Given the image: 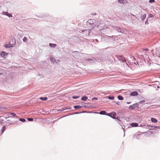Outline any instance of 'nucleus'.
Instances as JSON below:
<instances>
[{
  "instance_id": "f257e3e1",
  "label": "nucleus",
  "mask_w": 160,
  "mask_h": 160,
  "mask_svg": "<svg viewBox=\"0 0 160 160\" xmlns=\"http://www.w3.org/2000/svg\"><path fill=\"white\" fill-rule=\"evenodd\" d=\"M83 27L87 28L85 30H82V32H88V35H90V33L92 30L96 26V20L92 19H89L85 22H83Z\"/></svg>"
},
{
  "instance_id": "f03ea898",
  "label": "nucleus",
  "mask_w": 160,
  "mask_h": 160,
  "mask_svg": "<svg viewBox=\"0 0 160 160\" xmlns=\"http://www.w3.org/2000/svg\"><path fill=\"white\" fill-rule=\"evenodd\" d=\"M107 116H109L114 119H117L116 117V113L115 112H112L107 114Z\"/></svg>"
},
{
  "instance_id": "7ed1b4c3",
  "label": "nucleus",
  "mask_w": 160,
  "mask_h": 160,
  "mask_svg": "<svg viewBox=\"0 0 160 160\" xmlns=\"http://www.w3.org/2000/svg\"><path fill=\"white\" fill-rule=\"evenodd\" d=\"M8 55V53L4 51H2L0 52V56L4 58H6L7 57Z\"/></svg>"
},
{
  "instance_id": "20e7f679",
  "label": "nucleus",
  "mask_w": 160,
  "mask_h": 160,
  "mask_svg": "<svg viewBox=\"0 0 160 160\" xmlns=\"http://www.w3.org/2000/svg\"><path fill=\"white\" fill-rule=\"evenodd\" d=\"M82 103H83L84 104H85V105L84 106H83V107L85 108H92V103H86L83 102H82Z\"/></svg>"
},
{
  "instance_id": "39448f33",
  "label": "nucleus",
  "mask_w": 160,
  "mask_h": 160,
  "mask_svg": "<svg viewBox=\"0 0 160 160\" xmlns=\"http://www.w3.org/2000/svg\"><path fill=\"white\" fill-rule=\"evenodd\" d=\"M93 113H96V114H99L101 115H107V112L105 111L104 110H102L101 111L99 112H94Z\"/></svg>"
},
{
  "instance_id": "423d86ee",
  "label": "nucleus",
  "mask_w": 160,
  "mask_h": 160,
  "mask_svg": "<svg viewBox=\"0 0 160 160\" xmlns=\"http://www.w3.org/2000/svg\"><path fill=\"white\" fill-rule=\"evenodd\" d=\"M4 47L6 48H12L13 47V44H10L9 43V44H6L4 45Z\"/></svg>"
},
{
  "instance_id": "0eeeda50",
  "label": "nucleus",
  "mask_w": 160,
  "mask_h": 160,
  "mask_svg": "<svg viewBox=\"0 0 160 160\" xmlns=\"http://www.w3.org/2000/svg\"><path fill=\"white\" fill-rule=\"evenodd\" d=\"M138 92L137 91H134L130 93V95L132 96H136L138 95Z\"/></svg>"
},
{
  "instance_id": "6e6552de",
  "label": "nucleus",
  "mask_w": 160,
  "mask_h": 160,
  "mask_svg": "<svg viewBox=\"0 0 160 160\" xmlns=\"http://www.w3.org/2000/svg\"><path fill=\"white\" fill-rule=\"evenodd\" d=\"M8 114H10L12 115V117H13V118H18V116H17L16 114L14 112H8Z\"/></svg>"
},
{
  "instance_id": "1a4fd4ad",
  "label": "nucleus",
  "mask_w": 160,
  "mask_h": 160,
  "mask_svg": "<svg viewBox=\"0 0 160 160\" xmlns=\"http://www.w3.org/2000/svg\"><path fill=\"white\" fill-rule=\"evenodd\" d=\"M133 62H132V63H134L135 64L137 65V64H138L139 63L138 61L136 59V58H135L134 57H133Z\"/></svg>"
},
{
  "instance_id": "9d476101",
  "label": "nucleus",
  "mask_w": 160,
  "mask_h": 160,
  "mask_svg": "<svg viewBox=\"0 0 160 160\" xmlns=\"http://www.w3.org/2000/svg\"><path fill=\"white\" fill-rule=\"evenodd\" d=\"M130 125L132 127H138V124L136 122H132L130 124Z\"/></svg>"
},
{
  "instance_id": "9b49d317",
  "label": "nucleus",
  "mask_w": 160,
  "mask_h": 160,
  "mask_svg": "<svg viewBox=\"0 0 160 160\" xmlns=\"http://www.w3.org/2000/svg\"><path fill=\"white\" fill-rule=\"evenodd\" d=\"M118 2L121 4H126L128 2L126 0H118Z\"/></svg>"
},
{
  "instance_id": "f8f14e48",
  "label": "nucleus",
  "mask_w": 160,
  "mask_h": 160,
  "mask_svg": "<svg viewBox=\"0 0 160 160\" xmlns=\"http://www.w3.org/2000/svg\"><path fill=\"white\" fill-rule=\"evenodd\" d=\"M7 108L6 107L0 106V112H3L7 110Z\"/></svg>"
},
{
  "instance_id": "ddd939ff",
  "label": "nucleus",
  "mask_w": 160,
  "mask_h": 160,
  "mask_svg": "<svg viewBox=\"0 0 160 160\" xmlns=\"http://www.w3.org/2000/svg\"><path fill=\"white\" fill-rule=\"evenodd\" d=\"M83 107V105L80 106L79 105H75L73 106V108L75 109H78L79 108H82Z\"/></svg>"
},
{
  "instance_id": "4468645a",
  "label": "nucleus",
  "mask_w": 160,
  "mask_h": 160,
  "mask_svg": "<svg viewBox=\"0 0 160 160\" xmlns=\"http://www.w3.org/2000/svg\"><path fill=\"white\" fill-rule=\"evenodd\" d=\"M4 117L3 116H2L0 117V122L2 124H3L4 123V122H3V121H4Z\"/></svg>"
},
{
  "instance_id": "2eb2a0df",
  "label": "nucleus",
  "mask_w": 160,
  "mask_h": 160,
  "mask_svg": "<svg viewBox=\"0 0 160 160\" xmlns=\"http://www.w3.org/2000/svg\"><path fill=\"white\" fill-rule=\"evenodd\" d=\"M151 121L153 123H157V122L158 121V120L155 118H151Z\"/></svg>"
},
{
  "instance_id": "dca6fc26",
  "label": "nucleus",
  "mask_w": 160,
  "mask_h": 160,
  "mask_svg": "<svg viewBox=\"0 0 160 160\" xmlns=\"http://www.w3.org/2000/svg\"><path fill=\"white\" fill-rule=\"evenodd\" d=\"M88 98L87 96H82L81 98V100L83 101H87Z\"/></svg>"
},
{
  "instance_id": "f3484780",
  "label": "nucleus",
  "mask_w": 160,
  "mask_h": 160,
  "mask_svg": "<svg viewBox=\"0 0 160 160\" xmlns=\"http://www.w3.org/2000/svg\"><path fill=\"white\" fill-rule=\"evenodd\" d=\"M118 32H121L122 33H124L125 32V30L123 29H122L120 27L118 29Z\"/></svg>"
},
{
  "instance_id": "a211bd4d",
  "label": "nucleus",
  "mask_w": 160,
  "mask_h": 160,
  "mask_svg": "<svg viewBox=\"0 0 160 160\" xmlns=\"http://www.w3.org/2000/svg\"><path fill=\"white\" fill-rule=\"evenodd\" d=\"M5 15L8 16V17L10 18L12 17V14L11 13H9L8 12H4Z\"/></svg>"
},
{
  "instance_id": "6ab92c4d",
  "label": "nucleus",
  "mask_w": 160,
  "mask_h": 160,
  "mask_svg": "<svg viewBox=\"0 0 160 160\" xmlns=\"http://www.w3.org/2000/svg\"><path fill=\"white\" fill-rule=\"evenodd\" d=\"M49 46L50 47L54 48L57 46V44L55 43H50Z\"/></svg>"
},
{
  "instance_id": "aec40b11",
  "label": "nucleus",
  "mask_w": 160,
  "mask_h": 160,
  "mask_svg": "<svg viewBox=\"0 0 160 160\" xmlns=\"http://www.w3.org/2000/svg\"><path fill=\"white\" fill-rule=\"evenodd\" d=\"M39 99L42 101H45L48 99V98L47 97H41L39 98Z\"/></svg>"
},
{
  "instance_id": "412c9836",
  "label": "nucleus",
  "mask_w": 160,
  "mask_h": 160,
  "mask_svg": "<svg viewBox=\"0 0 160 160\" xmlns=\"http://www.w3.org/2000/svg\"><path fill=\"white\" fill-rule=\"evenodd\" d=\"M80 113H81V112H74V113H72V114H68V115L64 116H63L62 117H65L66 116H69V115H73V114H80Z\"/></svg>"
},
{
  "instance_id": "4be33fe9",
  "label": "nucleus",
  "mask_w": 160,
  "mask_h": 160,
  "mask_svg": "<svg viewBox=\"0 0 160 160\" xmlns=\"http://www.w3.org/2000/svg\"><path fill=\"white\" fill-rule=\"evenodd\" d=\"M134 106V104L129 106L128 107L129 109L131 110H133L135 108Z\"/></svg>"
},
{
  "instance_id": "5701e85b",
  "label": "nucleus",
  "mask_w": 160,
  "mask_h": 160,
  "mask_svg": "<svg viewBox=\"0 0 160 160\" xmlns=\"http://www.w3.org/2000/svg\"><path fill=\"white\" fill-rule=\"evenodd\" d=\"M6 129V126L5 125H4L2 127L1 130V132L2 133H3L4 132V131H5Z\"/></svg>"
},
{
  "instance_id": "b1692460",
  "label": "nucleus",
  "mask_w": 160,
  "mask_h": 160,
  "mask_svg": "<svg viewBox=\"0 0 160 160\" xmlns=\"http://www.w3.org/2000/svg\"><path fill=\"white\" fill-rule=\"evenodd\" d=\"M117 98L119 100H122L124 99L123 97L121 95H119L118 96Z\"/></svg>"
},
{
  "instance_id": "393cba45",
  "label": "nucleus",
  "mask_w": 160,
  "mask_h": 160,
  "mask_svg": "<svg viewBox=\"0 0 160 160\" xmlns=\"http://www.w3.org/2000/svg\"><path fill=\"white\" fill-rule=\"evenodd\" d=\"M118 58L119 59V60L121 61V62H126L125 60H122V57L121 56L119 55L118 57Z\"/></svg>"
},
{
  "instance_id": "a878e982",
  "label": "nucleus",
  "mask_w": 160,
  "mask_h": 160,
  "mask_svg": "<svg viewBox=\"0 0 160 160\" xmlns=\"http://www.w3.org/2000/svg\"><path fill=\"white\" fill-rule=\"evenodd\" d=\"M50 60L51 62H53L54 63V62H56V60L53 57H51L50 58Z\"/></svg>"
},
{
  "instance_id": "bb28decb",
  "label": "nucleus",
  "mask_w": 160,
  "mask_h": 160,
  "mask_svg": "<svg viewBox=\"0 0 160 160\" xmlns=\"http://www.w3.org/2000/svg\"><path fill=\"white\" fill-rule=\"evenodd\" d=\"M134 105H135L134 106L135 108L136 107V108L139 109L141 107H141H139V104L138 103V102L134 103Z\"/></svg>"
},
{
  "instance_id": "cd10ccee",
  "label": "nucleus",
  "mask_w": 160,
  "mask_h": 160,
  "mask_svg": "<svg viewBox=\"0 0 160 160\" xmlns=\"http://www.w3.org/2000/svg\"><path fill=\"white\" fill-rule=\"evenodd\" d=\"M146 14H144L141 17V19H142V21H144V19L146 18Z\"/></svg>"
},
{
  "instance_id": "c85d7f7f",
  "label": "nucleus",
  "mask_w": 160,
  "mask_h": 160,
  "mask_svg": "<svg viewBox=\"0 0 160 160\" xmlns=\"http://www.w3.org/2000/svg\"><path fill=\"white\" fill-rule=\"evenodd\" d=\"M108 99H110L111 100H113L114 98V96H109L107 97V98Z\"/></svg>"
},
{
  "instance_id": "c756f323",
  "label": "nucleus",
  "mask_w": 160,
  "mask_h": 160,
  "mask_svg": "<svg viewBox=\"0 0 160 160\" xmlns=\"http://www.w3.org/2000/svg\"><path fill=\"white\" fill-rule=\"evenodd\" d=\"M94 112H92L91 111H83L82 112H81V113H93Z\"/></svg>"
},
{
  "instance_id": "7c9ffc66",
  "label": "nucleus",
  "mask_w": 160,
  "mask_h": 160,
  "mask_svg": "<svg viewBox=\"0 0 160 160\" xmlns=\"http://www.w3.org/2000/svg\"><path fill=\"white\" fill-rule=\"evenodd\" d=\"M19 120L23 122H25L26 121L25 119L23 118H20L19 119Z\"/></svg>"
},
{
  "instance_id": "2f4dec72",
  "label": "nucleus",
  "mask_w": 160,
  "mask_h": 160,
  "mask_svg": "<svg viewBox=\"0 0 160 160\" xmlns=\"http://www.w3.org/2000/svg\"><path fill=\"white\" fill-rule=\"evenodd\" d=\"M150 126V125H146L145 124H144V127H143V128H145L148 129V128H149Z\"/></svg>"
},
{
  "instance_id": "473e14b6",
  "label": "nucleus",
  "mask_w": 160,
  "mask_h": 160,
  "mask_svg": "<svg viewBox=\"0 0 160 160\" xmlns=\"http://www.w3.org/2000/svg\"><path fill=\"white\" fill-rule=\"evenodd\" d=\"M79 97V96H73L72 98L73 99H76L78 98Z\"/></svg>"
},
{
  "instance_id": "72a5a7b5",
  "label": "nucleus",
  "mask_w": 160,
  "mask_h": 160,
  "mask_svg": "<svg viewBox=\"0 0 160 160\" xmlns=\"http://www.w3.org/2000/svg\"><path fill=\"white\" fill-rule=\"evenodd\" d=\"M86 61H93L94 59L93 58H86Z\"/></svg>"
},
{
  "instance_id": "f704fd0d",
  "label": "nucleus",
  "mask_w": 160,
  "mask_h": 160,
  "mask_svg": "<svg viewBox=\"0 0 160 160\" xmlns=\"http://www.w3.org/2000/svg\"><path fill=\"white\" fill-rule=\"evenodd\" d=\"M64 110H69L71 109V107L69 106H67L64 108Z\"/></svg>"
},
{
  "instance_id": "c9c22d12",
  "label": "nucleus",
  "mask_w": 160,
  "mask_h": 160,
  "mask_svg": "<svg viewBox=\"0 0 160 160\" xmlns=\"http://www.w3.org/2000/svg\"><path fill=\"white\" fill-rule=\"evenodd\" d=\"M145 102V100H143L140 101L138 102V103L139 104H143Z\"/></svg>"
},
{
  "instance_id": "e433bc0d",
  "label": "nucleus",
  "mask_w": 160,
  "mask_h": 160,
  "mask_svg": "<svg viewBox=\"0 0 160 160\" xmlns=\"http://www.w3.org/2000/svg\"><path fill=\"white\" fill-rule=\"evenodd\" d=\"M28 121L30 122L32 121L33 120V119L32 118H27Z\"/></svg>"
},
{
  "instance_id": "4c0bfd02",
  "label": "nucleus",
  "mask_w": 160,
  "mask_h": 160,
  "mask_svg": "<svg viewBox=\"0 0 160 160\" xmlns=\"http://www.w3.org/2000/svg\"><path fill=\"white\" fill-rule=\"evenodd\" d=\"M23 41L24 42H26L28 41V39L26 37H24L22 39Z\"/></svg>"
},
{
  "instance_id": "58836bf2",
  "label": "nucleus",
  "mask_w": 160,
  "mask_h": 160,
  "mask_svg": "<svg viewBox=\"0 0 160 160\" xmlns=\"http://www.w3.org/2000/svg\"><path fill=\"white\" fill-rule=\"evenodd\" d=\"M141 136V135L139 134H138L136 136H135V137L136 139H138L140 138V137ZM134 137H135V136H134Z\"/></svg>"
},
{
  "instance_id": "ea45409f",
  "label": "nucleus",
  "mask_w": 160,
  "mask_h": 160,
  "mask_svg": "<svg viewBox=\"0 0 160 160\" xmlns=\"http://www.w3.org/2000/svg\"><path fill=\"white\" fill-rule=\"evenodd\" d=\"M120 27H118V26H115V27L114 28V29L118 31V29Z\"/></svg>"
},
{
  "instance_id": "a19ab883",
  "label": "nucleus",
  "mask_w": 160,
  "mask_h": 160,
  "mask_svg": "<svg viewBox=\"0 0 160 160\" xmlns=\"http://www.w3.org/2000/svg\"><path fill=\"white\" fill-rule=\"evenodd\" d=\"M5 122L6 123V124H7V126L10 125H12V124H14V123H11L7 122Z\"/></svg>"
},
{
  "instance_id": "79ce46f5",
  "label": "nucleus",
  "mask_w": 160,
  "mask_h": 160,
  "mask_svg": "<svg viewBox=\"0 0 160 160\" xmlns=\"http://www.w3.org/2000/svg\"><path fill=\"white\" fill-rule=\"evenodd\" d=\"M153 126H151L150 125V127H151V128H150L149 129V130H155V128L153 127Z\"/></svg>"
},
{
  "instance_id": "37998d69",
  "label": "nucleus",
  "mask_w": 160,
  "mask_h": 160,
  "mask_svg": "<svg viewBox=\"0 0 160 160\" xmlns=\"http://www.w3.org/2000/svg\"><path fill=\"white\" fill-rule=\"evenodd\" d=\"M118 114L119 117H121L123 115H124L123 114H122L121 112H118Z\"/></svg>"
},
{
  "instance_id": "c03bdc74",
  "label": "nucleus",
  "mask_w": 160,
  "mask_h": 160,
  "mask_svg": "<svg viewBox=\"0 0 160 160\" xmlns=\"http://www.w3.org/2000/svg\"><path fill=\"white\" fill-rule=\"evenodd\" d=\"M153 17H154V15L150 13L149 15L148 18H153Z\"/></svg>"
},
{
  "instance_id": "a18cd8bd",
  "label": "nucleus",
  "mask_w": 160,
  "mask_h": 160,
  "mask_svg": "<svg viewBox=\"0 0 160 160\" xmlns=\"http://www.w3.org/2000/svg\"><path fill=\"white\" fill-rule=\"evenodd\" d=\"M155 2V0H149V2L150 3H154Z\"/></svg>"
},
{
  "instance_id": "49530a36",
  "label": "nucleus",
  "mask_w": 160,
  "mask_h": 160,
  "mask_svg": "<svg viewBox=\"0 0 160 160\" xmlns=\"http://www.w3.org/2000/svg\"><path fill=\"white\" fill-rule=\"evenodd\" d=\"M148 18H147L146 21L145 22V25H148L149 24V23L148 22Z\"/></svg>"
},
{
  "instance_id": "de8ad7c7",
  "label": "nucleus",
  "mask_w": 160,
  "mask_h": 160,
  "mask_svg": "<svg viewBox=\"0 0 160 160\" xmlns=\"http://www.w3.org/2000/svg\"><path fill=\"white\" fill-rule=\"evenodd\" d=\"M63 110H64V108H62L60 109H59L57 110V111H62Z\"/></svg>"
},
{
  "instance_id": "09e8293b",
  "label": "nucleus",
  "mask_w": 160,
  "mask_h": 160,
  "mask_svg": "<svg viewBox=\"0 0 160 160\" xmlns=\"http://www.w3.org/2000/svg\"><path fill=\"white\" fill-rule=\"evenodd\" d=\"M153 127H154V128H157L158 129H160V126H153Z\"/></svg>"
},
{
  "instance_id": "8fccbe9b",
  "label": "nucleus",
  "mask_w": 160,
  "mask_h": 160,
  "mask_svg": "<svg viewBox=\"0 0 160 160\" xmlns=\"http://www.w3.org/2000/svg\"><path fill=\"white\" fill-rule=\"evenodd\" d=\"M98 98L97 97H94V98H92V100H98Z\"/></svg>"
},
{
  "instance_id": "3c124183",
  "label": "nucleus",
  "mask_w": 160,
  "mask_h": 160,
  "mask_svg": "<svg viewBox=\"0 0 160 160\" xmlns=\"http://www.w3.org/2000/svg\"><path fill=\"white\" fill-rule=\"evenodd\" d=\"M144 124H140L139 125H138V127H142L143 128V127H144Z\"/></svg>"
},
{
  "instance_id": "603ef678",
  "label": "nucleus",
  "mask_w": 160,
  "mask_h": 160,
  "mask_svg": "<svg viewBox=\"0 0 160 160\" xmlns=\"http://www.w3.org/2000/svg\"><path fill=\"white\" fill-rule=\"evenodd\" d=\"M120 118H123L124 120H127L126 118L125 117H121Z\"/></svg>"
},
{
  "instance_id": "864d4df0",
  "label": "nucleus",
  "mask_w": 160,
  "mask_h": 160,
  "mask_svg": "<svg viewBox=\"0 0 160 160\" xmlns=\"http://www.w3.org/2000/svg\"><path fill=\"white\" fill-rule=\"evenodd\" d=\"M117 119H117V120H118L120 122H121V120H120L119 118L118 117H117Z\"/></svg>"
},
{
  "instance_id": "5fc2aeb1",
  "label": "nucleus",
  "mask_w": 160,
  "mask_h": 160,
  "mask_svg": "<svg viewBox=\"0 0 160 160\" xmlns=\"http://www.w3.org/2000/svg\"><path fill=\"white\" fill-rule=\"evenodd\" d=\"M120 102H116V104L118 105H120Z\"/></svg>"
},
{
  "instance_id": "6e6d98bb",
  "label": "nucleus",
  "mask_w": 160,
  "mask_h": 160,
  "mask_svg": "<svg viewBox=\"0 0 160 160\" xmlns=\"http://www.w3.org/2000/svg\"><path fill=\"white\" fill-rule=\"evenodd\" d=\"M122 128L123 129L124 132H125L124 128H125V126H122Z\"/></svg>"
},
{
  "instance_id": "4d7b16f0",
  "label": "nucleus",
  "mask_w": 160,
  "mask_h": 160,
  "mask_svg": "<svg viewBox=\"0 0 160 160\" xmlns=\"http://www.w3.org/2000/svg\"><path fill=\"white\" fill-rule=\"evenodd\" d=\"M91 14H92V15H95L96 14V12H93Z\"/></svg>"
},
{
  "instance_id": "13d9d810",
  "label": "nucleus",
  "mask_w": 160,
  "mask_h": 160,
  "mask_svg": "<svg viewBox=\"0 0 160 160\" xmlns=\"http://www.w3.org/2000/svg\"><path fill=\"white\" fill-rule=\"evenodd\" d=\"M143 50L145 51H148V48H146L144 49H143Z\"/></svg>"
},
{
  "instance_id": "bf43d9fd",
  "label": "nucleus",
  "mask_w": 160,
  "mask_h": 160,
  "mask_svg": "<svg viewBox=\"0 0 160 160\" xmlns=\"http://www.w3.org/2000/svg\"><path fill=\"white\" fill-rule=\"evenodd\" d=\"M8 118H13V117H12V116H8Z\"/></svg>"
},
{
  "instance_id": "052dcab7",
  "label": "nucleus",
  "mask_w": 160,
  "mask_h": 160,
  "mask_svg": "<svg viewBox=\"0 0 160 160\" xmlns=\"http://www.w3.org/2000/svg\"><path fill=\"white\" fill-rule=\"evenodd\" d=\"M131 102H127V104H130L131 103Z\"/></svg>"
},
{
  "instance_id": "680f3d73",
  "label": "nucleus",
  "mask_w": 160,
  "mask_h": 160,
  "mask_svg": "<svg viewBox=\"0 0 160 160\" xmlns=\"http://www.w3.org/2000/svg\"><path fill=\"white\" fill-rule=\"evenodd\" d=\"M2 74V70H1V69H0V75Z\"/></svg>"
},
{
  "instance_id": "e2e57ef3",
  "label": "nucleus",
  "mask_w": 160,
  "mask_h": 160,
  "mask_svg": "<svg viewBox=\"0 0 160 160\" xmlns=\"http://www.w3.org/2000/svg\"><path fill=\"white\" fill-rule=\"evenodd\" d=\"M81 104L82 105L84 106L85 105V104H84L83 103H82V102H81Z\"/></svg>"
},
{
  "instance_id": "0e129e2a",
  "label": "nucleus",
  "mask_w": 160,
  "mask_h": 160,
  "mask_svg": "<svg viewBox=\"0 0 160 160\" xmlns=\"http://www.w3.org/2000/svg\"><path fill=\"white\" fill-rule=\"evenodd\" d=\"M9 121H11V120H8L6 122H8Z\"/></svg>"
},
{
  "instance_id": "69168bd1",
  "label": "nucleus",
  "mask_w": 160,
  "mask_h": 160,
  "mask_svg": "<svg viewBox=\"0 0 160 160\" xmlns=\"http://www.w3.org/2000/svg\"><path fill=\"white\" fill-rule=\"evenodd\" d=\"M8 118V117H4V118H5V119H7Z\"/></svg>"
},
{
  "instance_id": "338daca9",
  "label": "nucleus",
  "mask_w": 160,
  "mask_h": 160,
  "mask_svg": "<svg viewBox=\"0 0 160 160\" xmlns=\"http://www.w3.org/2000/svg\"><path fill=\"white\" fill-rule=\"evenodd\" d=\"M157 88H160V87H159V86H157Z\"/></svg>"
},
{
  "instance_id": "774afa93",
  "label": "nucleus",
  "mask_w": 160,
  "mask_h": 160,
  "mask_svg": "<svg viewBox=\"0 0 160 160\" xmlns=\"http://www.w3.org/2000/svg\"><path fill=\"white\" fill-rule=\"evenodd\" d=\"M14 44H15L16 43V42H15V40L14 39Z\"/></svg>"
}]
</instances>
